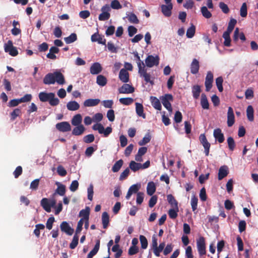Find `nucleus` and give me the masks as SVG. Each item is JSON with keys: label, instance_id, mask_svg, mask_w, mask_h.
Here are the masks:
<instances>
[{"label": "nucleus", "instance_id": "53", "mask_svg": "<svg viewBox=\"0 0 258 258\" xmlns=\"http://www.w3.org/2000/svg\"><path fill=\"white\" fill-rule=\"evenodd\" d=\"M45 228V226L42 224H38L35 225V229L34 230V233L37 237L40 236V230H43Z\"/></svg>", "mask_w": 258, "mask_h": 258}, {"label": "nucleus", "instance_id": "2", "mask_svg": "<svg viewBox=\"0 0 258 258\" xmlns=\"http://www.w3.org/2000/svg\"><path fill=\"white\" fill-rule=\"evenodd\" d=\"M38 97L40 101L43 102L48 101L49 104L52 106H56L59 103V99L55 97L54 93L41 92L39 93Z\"/></svg>", "mask_w": 258, "mask_h": 258}, {"label": "nucleus", "instance_id": "64", "mask_svg": "<svg viewBox=\"0 0 258 258\" xmlns=\"http://www.w3.org/2000/svg\"><path fill=\"white\" fill-rule=\"evenodd\" d=\"M55 221L54 217L51 216L49 217L46 222V227L48 230H51L52 228L53 223Z\"/></svg>", "mask_w": 258, "mask_h": 258}, {"label": "nucleus", "instance_id": "27", "mask_svg": "<svg viewBox=\"0 0 258 258\" xmlns=\"http://www.w3.org/2000/svg\"><path fill=\"white\" fill-rule=\"evenodd\" d=\"M40 205L43 209L48 213L51 212V207L49 203V199L44 198H43L40 202Z\"/></svg>", "mask_w": 258, "mask_h": 258}, {"label": "nucleus", "instance_id": "15", "mask_svg": "<svg viewBox=\"0 0 258 258\" xmlns=\"http://www.w3.org/2000/svg\"><path fill=\"white\" fill-rule=\"evenodd\" d=\"M235 122V117L233 108L229 107L227 112V125L229 127L232 126Z\"/></svg>", "mask_w": 258, "mask_h": 258}, {"label": "nucleus", "instance_id": "61", "mask_svg": "<svg viewBox=\"0 0 258 258\" xmlns=\"http://www.w3.org/2000/svg\"><path fill=\"white\" fill-rule=\"evenodd\" d=\"M198 201V198L196 197L195 196H193L191 197V208H192V211H194V212L197 209Z\"/></svg>", "mask_w": 258, "mask_h": 258}, {"label": "nucleus", "instance_id": "21", "mask_svg": "<svg viewBox=\"0 0 258 258\" xmlns=\"http://www.w3.org/2000/svg\"><path fill=\"white\" fill-rule=\"evenodd\" d=\"M102 68L99 62L93 63L90 67V73L92 75H97L101 72Z\"/></svg>", "mask_w": 258, "mask_h": 258}, {"label": "nucleus", "instance_id": "11", "mask_svg": "<svg viewBox=\"0 0 258 258\" xmlns=\"http://www.w3.org/2000/svg\"><path fill=\"white\" fill-rule=\"evenodd\" d=\"M134 91V87L127 83L123 84L121 87L118 88V92L121 94H130Z\"/></svg>", "mask_w": 258, "mask_h": 258}, {"label": "nucleus", "instance_id": "9", "mask_svg": "<svg viewBox=\"0 0 258 258\" xmlns=\"http://www.w3.org/2000/svg\"><path fill=\"white\" fill-rule=\"evenodd\" d=\"M159 57L156 56L155 57L152 55H149L145 59V63L146 66L149 68H151L154 66H157L159 64Z\"/></svg>", "mask_w": 258, "mask_h": 258}, {"label": "nucleus", "instance_id": "13", "mask_svg": "<svg viewBox=\"0 0 258 258\" xmlns=\"http://www.w3.org/2000/svg\"><path fill=\"white\" fill-rule=\"evenodd\" d=\"M60 228L62 232L66 233L69 235H72L74 232V229L72 228L66 221L61 222L60 225Z\"/></svg>", "mask_w": 258, "mask_h": 258}, {"label": "nucleus", "instance_id": "63", "mask_svg": "<svg viewBox=\"0 0 258 258\" xmlns=\"http://www.w3.org/2000/svg\"><path fill=\"white\" fill-rule=\"evenodd\" d=\"M110 6L111 8L115 10L121 9L122 6L118 0H113L111 2Z\"/></svg>", "mask_w": 258, "mask_h": 258}, {"label": "nucleus", "instance_id": "10", "mask_svg": "<svg viewBox=\"0 0 258 258\" xmlns=\"http://www.w3.org/2000/svg\"><path fill=\"white\" fill-rule=\"evenodd\" d=\"M213 82V75L210 71L208 72L205 79V85L206 87V91H210L212 87V83Z\"/></svg>", "mask_w": 258, "mask_h": 258}, {"label": "nucleus", "instance_id": "24", "mask_svg": "<svg viewBox=\"0 0 258 258\" xmlns=\"http://www.w3.org/2000/svg\"><path fill=\"white\" fill-rule=\"evenodd\" d=\"M150 101L151 102L152 105L157 110H161L162 106L159 100L156 97L151 96Z\"/></svg>", "mask_w": 258, "mask_h": 258}, {"label": "nucleus", "instance_id": "40", "mask_svg": "<svg viewBox=\"0 0 258 258\" xmlns=\"http://www.w3.org/2000/svg\"><path fill=\"white\" fill-rule=\"evenodd\" d=\"M230 33V32L225 31L223 34V37L224 39V45L227 47H229L231 45Z\"/></svg>", "mask_w": 258, "mask_h": 258}, {"label": "nucleus", "instance_id": "35", "mask_svg": "<svg viewBox=\"0 0 258 258\" xmlns=\"http://www.w3.org/2000/svg\"><path fill=\"white\" fill-rule=\"evenodd\" d=\"M82 121V117L80 114H77L73 116L71 120L72 125L74 126H77L81 125V123Z\"/></svg>", "mask_w": 258, "mask_h": 258}, {"label": "nucleus", "instance_id": "4", "mask_svg": "<svg viewBox=\"0 0 258 258\" xmlns=\"http://www.w3.org/2000/svg\"><path fill=\"white\" fill-rule=\"evenodd\" d=\"M92 129L94 131H98L100 134H103L105 137H108L112 131L111 127L108 126L105 129L102 124L98 123L93 125Z\"/></svg>", "mask_w": 258, "mask_h": 258}, {"label": "nucleus", "instance_id": "39", "mask_svg": "<svg viewBox=\"0 0 258 258\" xmlns=\"http://www.w3.org/2000/svg\"><path fill=\"white\" fill-rule=\"evenodd\" d=\"M179 211L178 207H174L172 209L168 211V215L171 219H174L178 216V212Z\"/></svg>", "mask_w": 258, "mask_h": 258}, {"label": "nucleus", "instance_id": "6", "mask_svg": "<svg viewBox=\"0 0 258 258\" xmlns=\"http://www.w3.org/2000/svg\"><path fill=\"white\" fill-rule=\"evenodd\" d=\"M5 51L12 56H16L18 54V51L17 48L13 46L11 40H9L4 45Z\"/></svg>", "mask_w": 258, "mask_h": 258}, {"label": "nucleus", "instance_id": "7", "mask_svg": "<svg viewBox=\"0 0 258 258\" xmlns=\"http://www.w3.org/2000/svg\"><path fill=\"white\" fill-rule=\"evenodd\" d=\"M138 73L141 77L144 79L145 81L148 83H150L152 85L154 84L153 80H151V75L150 74L147 73V69L145 66L142 67V68L138 70Z\"/></svg>", "mask_w": 258, "mask_h": 258}, {"label": "nucleus", "instance_id": "46", "mask_svg": "<svg viewBox=\"0 0 258 258\" xmlns=\"http://www.w3.org/2000/svg\"><path fill=\"white\" fill-rule=\"evenodd\" d=\"M134 56L136 58V62L137 63V66L139 70H141V69L142 68V67L145 66L143 61L141 60L140 59V57L138 53L136 51L134 52Z\"/></svg>", "mask_w": 258, "mask_h": 258}, {"label": "nucleus", "instance_id": "48", "mask_svg": "<svg viewBox=\"0 0 258 258\" xmlns=\"http://www.w3.org/2000/svg\"><path fill=\"white\" fill-rule=\"evenodd\" d=\"M130 168L132 170L136 172L141 168V164L132 161L130 163Z\"/></svg>", "mask_w": 258, "mask_h": 258}, {"label": "nucleus", "instance_id": "56", "mask_svg": "<svg viewBox=\"0 0 258 258\" xmlns=\"http://www.w3.org/2000/svg\"><path fill=\"white\" fill-rule=\"evenodd\" d=\"M128 20L132 23L138 24L139 20L138 19L137 16L134 13H131L127 17Z\"/></svg>", "mask_w": 258, "mask_h": 258}, {"label": "nucleus", "instance_id": "12", "mask_svg": "<svg viewBox=\"0 0 258 258\" xmlns=\"http://www.w3.org/2000/svg\"><path fill=\"white\" fill-rule=\"evenodd\" d=\"M55 126L56 129L61 132H67L71 130V126L67 121L57 123Z\"/></svg>", "mask_w": 258, "mask_h": 258}, {"label": "nucleus", "instance_id": "5", "mask_svg": "<svg viewBox=\"0 0 258 258\" xmlns=\"http://www.w3.org/2000/svg\"><path fill=\"white\" fill-rule=\"evenodd\" d=\"M197 247L200 256H203L206 254V241L204 237L201 236L197 240Z\"/></svg>", "mask_w": 258, "mask_h": 258}, {"label": "nucleus", "instance_id": "50", "mask_svg": "<svg viewBox=\"0 0 258 258\" xmlns=\"http://www.w3.org/2000/svg\"><path fill=\"white\" fill-rule=\"evenodd\" d=\"M201 13L203 16L209 19L212 17V14L211 12L208 10L207 8L205 6H203L201 9Z\"/></svg>", "mask_w": 258, "mask_h": 258}, {"label": "nucleus", "instance_id": "60", "mask_svg": "<svg viewBox=\"0 0 258 258\" xmlns=\"http://www.w3.org/2000/svg\"><path fill=\"white\" fill-rule=\"evenodd\" d=\"M110 17V14L109 12H104L99 15L98 19L100 21H106L108 20Z\"/></svg>", "mask_w": 258, "mask_h": 258}, {"label": "nucleus", "instance_id": "51", "mask_svg": "<svg viewBox=\"0 0 258 258\" xmlns=\"http://www.w3.org/2000/svg\"><path fill=\"white\" fill-rule=\"evenodd\" d=\"M227 143L229 149L230 151H233L235 148L236 145L235 141L232 137H229L227 138Z\"/></svg>", "mask_w": 258, "mask_h": 258}, {"label": "nucleus", "instance_id": "1", "mask_svg": "<svg viewBox=\"0 0 258 258\" xmlns=\"http://www.w3.org/2000/svg\"><path fill=\"white\" fill-rule=\"evenodd\" d=\"M43 82L45 85L54 84L55 82L59 85H63L65 83V79L61 73L56 71L46 74L43 78Z\"/></svg>", "mask_w": 258, "mask_h": 258}, {"label": "nucleus", "instance_id": "23", "mask_svg": "<svg viewBox=\"0 0 258 258\" xmlns=\"http://www.w3.org/2000/svg\"><path fill=\"white\" fill-rule=\"evenodd\" d=\"M85 131V127L82 125L76 126L72 131V135L74 136H80L82 135Z\"/></svg>", "mask_w": 258, "mask_h": 258}, {"label": "nucleus", "instance_id": "33", "mask_svg": "<svg viewBox=\"0 0 258 258\" xmlns=\"http://www.w3.org/2000/svg\"><path fill=\"white\" fill-rule=\"evenodd\" d=\"M156 191V186L153 181L149 182L147 187V194L150 196H152Z\"/></svg>", "mask_w": 258, "mask_h": 258}, {"label": "nucleus", "instance_id": "17", "mask_svg": "<svg viewBox=\"0 0 258 258\" xmlns=\"http://www.w3.org/2000/svg\"><path fill=\"white\" fill-rule=\"evenodd\" d=\"M173 5H162L161 6V12L164 16L169 17L171 15Z\"/></svg>", "mask_w": 258, "mask_h": 258}, {"label": "nucleus", "instance_id": "8", "mask_svg": "<svg viewBox=\"0 0 258 258\" xmlns=\"http://www.w3.org/2000/svg\"><path fill=\"white\" fill-rule=\"evenodd\" d=\"M199 140L205 149L206 156H208L211 145L208 142L205 134H201L199 137Z\"/></svg>", "mask_w": 258, "mask_h": 258}, {"label": "nucleus", "instance_id": "3", "mask_svg": "<svg viewBox=\"0 0 258 258\" xmlns=\"http://www.w3.org/2000/svg\"><path fill=\"white\" fill-rule=\"evenodd\" d=\"M160 100L164 106L169 112H172V108L170 102L173 101V96L170 94H166L160 97Z\"/></svg>", "mask_w": 258, "mask_h": 258}, {"label": "nucleus", "instance_id": "62", "mask_svg": "<svg viewBox=\"0 0 258 258\" xmlns=\"http://www.w3.org/2000/svg\"><path fill=\"white\" fill-rule=\"evenodd\" d=\"M39 179H36L33 180L30 183V188L32 190H37L39 184Z\"/></svg>", "mask_w": 258, "mask_h": 258}, {"label": "nucleus", "instance_id": "49", "mask_svg": "<svg viewBox=\"0 0 258 258\" xmlns=\"http://www.w3.org/2000/svg\"><path fill=\"white\" fill-rule=\"evenodd\" d=\"M119 102L125 105H130L132 104L134 102V99L132 98H121L119 100Z\"/></svg>", "mask_w": 258, "mask_h": 258}, {"label": "nucleus", "instance_id": "57", "mask_svg": "<svg viewBox=\"0 0 258 258\" xmlns=\"http://www.w3.org/2000/svg\"><path fill=\"white\" fill-rule=\"evenodd\" d=\"M21 113V111L19 108L15 109L10 114L11 119L14 120Z\"/></svg>", "mask_w": 258, "mask_h": 258}, {"label": "nucleus", "instance_id": "59", "mask_svg": "<svg viewBox=\"0 0 258 258\" xmlns=\"http://www.w3.org/2000/svg\"><path fill=\"white\" fill-rule=\"evenodd\" d=\"M95 140V137L94 135L93 134H89L88 135H86L83 137V142L85 143H91L94 142Z\"/></svg>", "mask_w": 258, "mask_h": 258}, {"label": "nucleus", "instance_id": "18", "mask_svg": "<svg viewBox=\"0 0 258 258\" xmlns=\"http://www.w3.org/2000/svg\"><path fill=\"white\" fill-rule=\"evenodd\" d=\"M213 136L216 140L219 143H222L225 140L224 134L222 133L220 128H217L214 130L213 132Z\"/></svg>", "mask_w": 258, "mask_h": 258}, {"label": "nucleus", "instance_id": "55", "mask_svg": "<svg viewBox=\"0 0 258 258\" xmlns=\"http://www.w3.org/2000/svg\"><path fill=\"white\" fill-rule=\"evenodd\" d=\"M79 236L78 234H75L73 237V240L70 244V248L71 249H74L76 248L78 244Z\"/></svg>", "mask_w": 258, "mask_h": 258}, {"label": "nucleus", "instance_id": "44", "mask_svg": "<svg viewBox=\"0 0 258 258\" xmlns=\"http://www.w3.org/2000/svg\"><path fill=\"white\" fill-rule=\"evenodd\" d=\"M167 199L169 204L171 205L172 208H174V207H178V203L177 201L171 194L167 195Z\"/></svg>", "mask_w": 258, "mask_h": 258}, {"label": "nucleus", "instance_id": "29", "mask_svg": "<svg viewBox=\"0 0 258 258\" xmlns=\"http://www.w3.org/2000/svg\"><path fill=\"white\" fill-rule=\"evenodd\" d=\"M56 184L57 185V188L55 190V194L57 193L60 196H64L66 191V186L58 182H56Z\"/></svg>", "mask_w": 258, "mask_h": 258}, {"label": "nucleus", "instance_id": "25", "mask_svg": "<svg viewBox=\"0 0 258 258\" xmlns=\"http://www.w3.org/2000/svg\"><path fill=\"white\" fill-rule=\"evenodd\" d=\"M136 111L138 116L143 118H146V114L144 113V107L141 103H136Z\"/></svg>", "mask_w": 258, "mask_h": 258}, {"label": "nucleus", "instance_id": "32", "mask_svg": "<svg viewBox=\"0 0 258 258\" xmlns=\"http://www.w3.org/2000/svg\"><path fill=\"white\" fill-rule=\"evenodd\" d=\"M100 247V240L96 241L93 249L88 253L87 258H92L98 251Z\"/></svg>", "mask_w": 258, "mask_h": 258}, {"label": "nucleus", "instance_id": "43", "mask_svg": "<svg viewBox=\"0 0 258 258\" xmlns=\"http://www.w3.org/2000/svg\"><path fill=\"white\" fill-rule=\"evenodd\" d=\"M123 163V162L122 159H120L116 161L112 167V171L113 172H118L122 166Z\"/></svg>", "mask_w": 258, "mask_h": 258}, {"label": "nucleus", "instance_id": "37", "mask_svg": "<svg viewBox=\"0 0 258 258\" xmlns=\"http://www.w3.org/2000/svg\"><path fill=\"white\" fill-rule=\"evenodd\" d=\"M253 108L251 105H248L246 109V115L247 119L250 121H252L254 120L253 117Z\"/></svg>", "mask_w": 258, "mask_h": 258}, {"label": "nucleus", "instance_id": "30", "mask_svg": "<svg viewBox=\"0 0 258 258\" xmlns=\"http://www.w3.org/2000/svg\"><path fill=\"white\" fill-rule=\"evenodd\" d=\"M67 107L69 110L75 111L79 109L80 105L75 101H71L67 103Z\"/></svg>", "mask_w": 258, "mask_h": 258}, {"label": "nucleus", "instance_id": "26", "mask_svg": "<svg viewBox=\"0 0 258 258\" xmlns=\"http://www.w3.org/2000/svg\"><path fill=\"white\" fill-rule=\"evenodd\" d=\"M201 88L200 85H196L192 87V94L193 98L195 99H198L200 95L201 92Z\"/></svg>", "mask_w": 258, "mask_h": 258}, {"label": "nucleus", "instance_id": "20", "mask_svg": "<svg viewBox=\"0 0 258 258\" xmlns=\"http://www.w3.org/2000/svg\"><path fill=\"white\" fill-rule=\"evenodd\" d=\"M199 69L200 63L199 60L196 58H194L190 66V73L194 75L197 74L199 72Z\"/></svg>", "mask_w": 258, "mask_h": 258}, {"label": "nucleus", "instance_id": "28", "mask_svg": "<svg viewBox=\"0 0 258 258\" xmlns=\"http://www.w3.org/2000/svg\"><path fill=\"white\" fill-rule=\"evenodd\" d=\"M101 220L103 228L106 229L109 223V216L107 212H104L102 213Z\"/></svg>", "mask_w": 258, "mask_h": 258}, {"label": "nucleus", "instance_id": "52", "mask_svg": "<svg viewBox=\"0 0 258 258\" xmlns=\"http://www.w3.org/2000/svg\"><path fill=\"white\" fill-rule=\"evenodd\" d=\"M223 79L222 77H219L216 79V84L219 92H222L223 90L222 84Z\"/></svg>", "mask_w": 258, "mask_h": 258}, {"label": "nucleus", "instance_id": "41", "mask_svg": "<svg viewBox=\"0 0 258 258\" xmlns=\"http://www.w3.org/2000/svg\"><path fill=\"white\" fill-rule=\"evenodd\" d=\"M77 39V35L76 33H73L69 36L64 37V40L67 44L73 43Z\"/></svg>", "mask_w": 258, "mask_h": 258}, {"label": "nucleus", "instance_id": "38", "mask_svg": "<svg viewBox=\"0 0 258 258\" xmlns=\"http://www.w3.org/2000/svg\"><path fill=\"white\" fill-rule=\"evenodd\" d=\"M97 84L100 86H104L107 84V79L102 75H99L97 77Z\"/></svg>", "mask_w": 258, "mask_h": 258}, {"label": "nucleus", "instance_id": "42", "mask_svg": "<svg viewBox=\"0 0 258 258\" xmlns=\"http://www.w3.org/2000/svg\"><path fill=\"white\" fill-rule=\"evenodd\" d=\"M196 32V27L191 24V26L187 30L186 35L188 38H191L195 35Z\"/></svg>", "mask_w": 258, "mask_h": 258}, {"label": "nucleus", "instance_id": "54", "mask_svg": "<svg viewBox=\"0 0 258 258\" xmlns=\"http://www.w3.org/2000/svg\"><path fill=\"white\" fill-rule=\"evenodd\" d=\"M140 240L141 244V248L143 249H146L148 247V243L146 237L144 235L140 236Z\"/></svg>", "mask_w": 258, "mask_h": 258}, {"label": "nucleus", "instance_id": "58", "mask_svg": "<svg viewBox=\"0 0 258 258\" xmlns=\"http://www.w3.org/2000/svg\"><path fill=\"white\" fill-rule=\"evenodd\" d=\"M240 15L242 17H246L247 15V6L245 3L242 4L240 10Z\"/></svg>", "mask_w": 258, "mask_h": 258}, {"label": "nucleus", "instance_id": "19", "mask_svg": "<svg viewBox=\"0 0 258 258\" xmlns=\"http://www.w3.org/2000/svg\"><path fill=\"white\" fill-rule=\"evenodd\" d=\"M119 79L123 83H126L129 82V73L125 69L120 70L119 73Z\"/></svg>", "mask_w": 258, "mask_h": 258}, {"label": "nucleus", "instance_id": "16", "mask_svg": "<svg viewBox=\"0 0 258 258\" xmlns=\"http://www.w3.org/2000/svg\"><path fill=\"white\" fill-rule=\"evenodd\" d=\"M229 173V169L227 165H223L221 166L219 169L218 178L219 180H221L224 177H226Z\"/></svg>", "mask_w": 258, "mask_h": 258}, {"label": "nucleus", "instance_id": "47", "mask_svg": "<svg viewBox=\"0 0 258 258\" xmlns=\"http://www.w3.org/2000/svg\"><path fill=\"white\" fill-rule=\"evenodd\" d=\"M236 20L233 18L231 19L229 22L228 23V27L226 31L231 33L233 30L234 29V27L236 24Z\"/></svg>", "mask_w": 258, "mask_h": 258}, {"label": "nucleus", "instance_id": "45", "mask_svg": "<svg viewBox=\"0 0 258 258\" xmlns=\"http://www.w3.org/2000/svg\"><path fill=\"white\" fill-rule=\"evenodd\" d=\"M151 139V136L149 133L146 134L143 139L139 142L140 146H144L149 143Z\"/></svg>", "mask_w": 258, "mask_h": 258}, {"label": "nucleus", "instance_id": "14", "mask_svg": "<svg viewBox=\"0 0 258 258\" xmlns=\"http://www.w3.org/2000/svg\"><path fill=\"white\" fill-rule=\"evenodd\" d=\"M91 39L92 42H97L99 44L106 45V39L103 36L100 35L98 32L93 34L91 36Z\"/></svg>", "mask_w": 258, "mask_h": 258}, {"label": "nucleus", "instance_id": "36", "mask_svg": "<svg viewBox=\"0 0 258 258\" xmlns=\"http://www.w3.org/2000/svg\"><path fill=\"white\" fill-rule=\"evenodd\" d=\"M239 35V38L242 41H245L246 40L245 36L243 32L239 33V29L236 28L234 31V35H233V40L234 41H237L238 39V35Z\"/></svg>", "mask_w": 258, "mask_h": 258}, {"label": "nucleus", "instance_id": "22", "mask_svg": "<svg viewBox=\"0 0 258 258\" xmlns=\"http://www.w3.org/2000/svg\"><path fill=\"white\" fill-rule=\"evenodd\" d=\"M100 102L99 99H88L84 102V105L86 107H92L97 105Z\"/></svg>", "mask_w": 258, "mask_h": 258}, {"label": "nucleus", "instance_id": "31", "mask_svg": "<svg viewBox=\"0 0 258 258\" xmlns=\"http://www.w3.org/2000/svg\"><path fill=\"white\" fill-rule=\"evenodd\" d=\"M201 104L204 109H208L209 108V103L207 96L204 93L201 95Z\"/></svg>", "mask_w": 258, "mask_h": 258}, {"label": "nucleus", "instance_id": "34", "mask_svg": "<svg viewBox=\"0 0 258 258\" xmlns=\"http://www.w3.org/2000/svg\"><path fill=\"white\" fill-rule=\"evenodd\" d=\"M89 214H90V209L89 207H87L85 209H83L80 211L79 213V217H82L81 219H84V220H89Z\"/></svg>", "mask_w": 258, "mask_h": 258}]
</instances>
